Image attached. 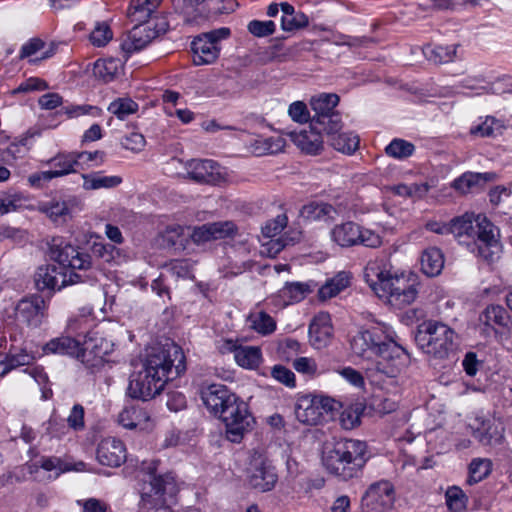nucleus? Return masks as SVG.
I'll use <instances>...</instances> for the list:
<instances>
[{"instance_id": "nucleus-1", "label": "nucleus", "mask_w": 512, "mask_h": 512, "mask_svg": "<svg viewBox=\"0 0 512 512\" xmlns=\"http://www.w3.org/2000/svg\"><path fill=\"white\" fill-rule=\"evenodd\" d=\"M186 370L185 355L174 342L152 347L148 352L143 369L130 376L127 394L147 401L160 394L168 380L180 376Z\"/></svg>"}, {"instance_id": "nucleus-2", "label": "nucleus", "mask_w": 512, "mask_h": 512, "mask_svg": "<svg viewBox=\"0 0 512 512\" xmlns=\"http://www.w3.org/2000/svg\"><path fill=\"white\" fill-rule=\"evenodd\" d=\"M50 257L57 264L40 266L34 275L38 291L60 290L72 284L96 282L92 256L81 251L79 247L70 243H56L54 239Z\"/></svg>"}, {"instance_id": "nucleus-3", "label": "nucleus", "mask_w": 512, "mask_h": 512, "mask_svg": "<svg viewBox=\"0 0 512 512\" xmlns=\"http://www.w3.org/2000/svg\"><path fill=\"white\" fill-rule=\"evenodd\" d=\"M368 459L366 442L351 438L326 442L321 457L326 471L343 481L360 476Z\"/></svg>"}, {"instance_id": "nucleus-4", "label": "nucleus", "mask_w": 512, "mask_h": 512, "mask_svg": "<svg viewBox=\"0 0 512 512\" xmlns=\"http://www.w3.org/2000/svg\"><path fill=\"white\" fill-rule=\"evenodd\" d=\"M450 233L457 238L473 239L471 251L487 262H493L500 251L499 231L485 216L465 213L449 222Z\"/></svg>"}, {"instance_id": "nucleus-5", "label": "nucleus", "mask_w": 512, "mask_h": 512, "mask_svg": "<svg viewBox=\"0 0 512 512\" xmlns=\"http://www.w3.org/2000/svg\"><path fill=\"white\" fill-rule=\"evenodd\" d=\"M454 331L442 322L428 320L418 325L414 340L423 353L436 360L454 357Z\"/></svg>"}, {"instance_id": "nucleus-6", "label": "nucleus", "mask_w": 512, "mask_h": 512, "mask_svg": "<svg viewBox=\"0 0 512 512\" xmlns=\"http://www.w3.org/2000/svg\"><path fill=\"white\" fill-rule=\"evenodd\" d=\"M179 488L171 474L152 477L141 493V506L151 512H173Z\"/></svg>"}, {"instance_id": "nucleus-7", "label": "nucleus", "mask_w": 512, "mask_h": 512, "mask_svg": "<svg viewBox=\"0 0 512 512\" xmlns=\"http://www.w3.org/2000/svg\"><path fill=\"white\" fill-rule=\"evenodd\" d=\"M340 97L335 93H321L310 100L313 115L310 128L315 131H332L342 129L343 121L339 111L336 110Z\"/></svg>"}, {"instance_id": "nucleus-8", "label": "nucleus", "mask_w": 512, "mask_h": 512, "mask_svg": "<svg viewBox=\"0 0 512 512\" xmlns=\"http://www.w3.org/2000/svg\"><path fill=\"white\" fill-rule=\"evenodd\" d=\"M331 238L342 248L362 245L376 249L383 243L382 237L378 233L354 221H346L335 225L331 230Z\"/></svg>"}, {"instance_id": "nucleus-9", "label": "nucleus", "mask_w": 512, "mask_h": 512, "mask_svg": "<svg viewBox=\"0 0 512 512\" xmlns=\"http://www.w3.org/2000/svg\"><path fill=\"white\" fill-rule=\"evenodd\" d=\"M220 420L225 425L226 439L232 443H240L255 423L248 404L238 395L233 398Z\"/></svg>"}, {"instance_id": "nucleus-10", "label": "nucleus", "mask_w": 512, "mask_h": 512, "mask_svg": "<svg viewBox=\"0 0 512 512\" xmlns=\"http://www.w3.org/2000/svg\"><path fill=\"white\" fill-rule=\"evenodd\" d=\"M377 360L369 372L382 374L389 378L397 377L409 364L410 357L407 351L394 341H386L378 348Z\"/></svg>"}, {"instance_id": "nucleus-11", "label": "nucleus", "mask_w": 512, "mask_h": 512, "mask_svg": "<svg viewBox=\"0 0 512 512\" xmlns=\"http://www.w3.org/2000/svg\"><path fill=\"white\" fill-rule=\"evenodd\" d=\"M230 34L229 28L221 27L195 37L191 42L194 64L199 66L215 62L221 50L220 41L228 38Z\"/></svg>"}, {"instance_id": "nucleus-12", "label": "nucleus", "mask_w": 512, "mask_h": 512, "mask_svg": "<svg viewBox=\"0 0 512 512\" xmlns=\"http://www.w3.org/2000/svg\"><path fill=\"white\" fill-rule=\"evenodd\" d=\"M247 477L252 488L267 492L272 490L278 480L272 462L261 452L254 451L247 467Z\"/></svg>"}, {"instance_id": "nucleus-13", "label": "nucleus", "mask_w": 512, "mask_h": 512, "mask_svg": "<svg viewBox=\"0 0 512 512\" xmlns=\"http://www.w3.org/2000/svg\"><path fill=\"white\" fill-rule=\"evenodd\" d=\"M395 501V491L389 481L371 484L361 498L363 512H390Z\"/></svg>"}, {"instance_id": "nucleus-14", "label": "nucleus", "mask_w": 512, "mask_h": 512, "mask_svg": "<svg viewBox=\"0 0 512 512\" xmlns=\"http://www.w3.org/2000/svg\"><path fill=\"white\" fill-rule=\"evenodd\" d=\"M168 23L165 19H160L154 26L151 24L136 23L129 32L121 48L126 54H131L144 49L153 39L168 30Z\"/></svg>"}, {"instance_id": "nucleus-15", "label": "nucleus", "mask_w": 512, "mask_h": 512, "mask_svg": "<svg viewBox=\"0 0 512 512\" xmlns=\"http://www.w3.org/2000/svg\"><path fill=\"white\" fill-rule=\"evenodd\" d=\"M48 305L41 295L33 294L22 298L15 307L18 323L38 328L47 317Z\"/></svg>"}, {"instance_id": "nucleus-16", "label": "nucleus", "mask_w": 512, "mask_h": 512, "mask_svg": "<svg viewBox=\"0 0 512 512\" xmlns=\"http://www.w3.org/2000/svg\"><path fill=\"white\" fill-rule=\"evenodd\" d=\"M190 179L201 184L218 185L226 180L221 166L209 159H192L186 163Z\"/></svg>"}, {"instance_id": "nucleus-17", "label": "nucleus", "mask_w": 512, "mask_h": 512, "mask_svg": "<svg viewBox=\"0 0 512 512\" xmlns=\"http://www.w3.org/2000/svg\"><path fill=\"white\" fill-rule=\"evenodd\" d=\"M201 400L208 411L220 419L232 403L236 394L230 391L227 386L222 384H211L201 389Z\"/></svg>"}, {"instance_id": "nucleus-18", "label": "nucleus", "mask_w": 512, "mask_h": 512, "mask_svg": "<svg viewBox=\"0 0 512 512\" xmlns=\"http://www.w3.org/2000/svg\"><path fill=\"white\" fill-rule=\"evenodd\" d=\"M388 295L391 302L398 305H409L417 297L418 291L413 284H408L404 278L392 276L382 281L380 293Z\"/></svg>"}, {"instance_id": "nucleus-19", "label": "nucleus", "mask_w": 512, "mask_h": 512, "mask_svg": "<svg viewBox=\"0 0 512 512\" xmlns=\"http://www.w3.org/2000/svg\"><path fill=\"white\" fill-rule=\"evenodd\" d=\"M81 201L76 196L65 199L52 198L40 205L39 210L55 223H65L72 218V213L79 208Z\"/></svg>"}, {"instance_id": "nucleus-20", "label": "nucleus", "mask_w": 512, "mask_h": 512, "mask_svg": "<svg viewBox=\"0 0 512 512\" xmlns=\"http://www.w3.org/2000/svg\"><path fill=\"white\" fill-rule=\"evenodd\" d=\"M236 226L231 221L206 223L195 227L190 233V239L196 243H205L211 240L224 239L236 233Z\"/></svg>"}, {"instance_id": "nucleus-21", "label": "nucleus", "mask_w": 512, "mask_h": 512, "mask_svg": "<svg viewBox=\"0 0 512 512\" xmlns=\"http://www.w3.org/2000/svg\"><path fill=\"white\" fill-rule=\"evenodd\" d=\"M309 342L315 349L328 346L333 337V326L330 314L320 312L313 317L308 329Z\"/></svg>"}, {"instance_id": "nucleus-22", "label": "nucleus", "mask_w": 512, "mask_h": 512, "mask_svg": "<svg viewBox=\"0 0 512 512\" xmlns=\"http://www.w3.org/2000/svg\"><path fill=\"white\" fill-rule=\"evenodd\" d=\"M386 340L384 332L376 327L358 332L351 339L350 345L354 354L365 356L367 352L378 353V348L382 347Z\"/></svg>"}, {"instance_id": "nucleus-23", "label": "nucleus", "mask_w": 512, "mask_h": 512, "mask_svg": "<svg viewBox=\"0 0 512 512\" xmlns=\"http://www.w3.org/2000/svg\"><path fill=\"white\" fill-rule=\"evenodd\" d=\"M96 457L102 465L119 467L126 461V447L121 440L108 437L98 444Z\"/></svg>"}, {"instance_id": "nucleus-24", "label": "nucleus", "mask_w": 512, "mask_h": 512, "mask_svg": "<svg viewBox=\"0 0 512 512\" xmlns=\"http://www.w3.org/2000/svg\"><path fill=\"white\" fill-rule=\"evenodd\" d=\"M497 179L495 172H465L452 183L451 187L458 193L465 195L468 193H475L482 190L488 183L494 182Z\"/></svg>"}, {"instance_id": "nucleus-25", "label": "nucleus", "mask_w": 512, "mask_h": 512, "mask_svg": "<svg viewBox=\"0 0 512 512\" xmlns=\"http://www.w3.org/2000/svg\"><path fill=\"white\" fill-rule=\"evenodd\" d=\"M112 350V344L105 339L97 330L89 331L82 343H80V354L83 361H89V356H93L97 361L102 362L104 357Z\"/></svg>"}, {"instance_id": "nucleus-26", "label": "nucleus", "mask_w": 512, "mask_h": 512, "mask_svg": "<svg viewBox=\"0 0 512 512\" xmlns=\"http://www.w3.org/2000/svg\"><path fill=\"white\" fill-rule=\"evenodd\" d=\"M189 241V228L181 225L168 226L156 238L157 245L160 248L177 252L185 250Z\"/></svg>"}, {"instance_id": "nucleus-27", "label": "nucleus", "mask_w": 512, "mask_h": 512, "mask_svg": "<svg viewBox=\"0 0 512 512\" xmlns=\"http://www.w3.org/2000/svg\"><path fill=\"white\" fill-rule=\"evenodd\" d=\"M224 349L234 352V358L237 364L243 368L255 369L261 362V349L255 346H237L229 339L224 343Z\"/></svg>"}, {"instance_id": "nucleus-28", "label": "nucleus", "mask_w": 512, "mask_h": 512, "mask_svg": "<svg viewBox=\"0 0 512 512\" xmlns=\"http://www.w3.org/2000/svg\"><path fill=\"white\" fill-rule=\"evenodd\" d=\"M324 135L327 137L330 146L345 154H352L359 146V137L352 132H342V129H334L325 131Z\"/></svg>"}, {"instance_id": "nucleus-29", "label": "nucleus", "mask_w": 512, "mask_h": 512, "mask_svg": "<svg viewBox=\"0 0 512 512\" xmlns=\"http://www.w3.org/2000/svg\"><path fill=\"white\" fill-rule=\"evenodd\" d=\"M45 354H57L62 356L79 357L80 342L70 336H60L49 340L43 346Z\"/></svg>"}, {"instance_id": "nucleus-30", "label": "nucleus", "mask_w": 512, "mask_h": 512, "mask_svg": "<svg viewBox=\"0 0 512 512\" xmlns=\"http://www.w3.org/2000/svg\"><path fill=\"white\" fill-rule=\"evenodd\" d=\"M479 320L485 326L491 327L497 332L496 327L509 328L511 317L509 312L501 305H488L480 314Z\"/></svg>"}, {"instance_id": "nucleus-31", "label": "nucleus", "mask_w": 512, "mask_h": 512, "mask_svg": "<svg viewBox=\"0 0 512 512\" xmlns=\"http://www.w3.org/2000/svg\"><path fill=\"white\" fill-rule=\"evenodd\" d=\"M162 0H131L127 17L131 22L151 24L148 20Z\"/></svg>"}, {"instance_id": "nucleus-32", "label": "nucleus", "mask_w": 512, "mask_h": 512, "mask_svg": "<svg viewBox=\"0 0 512 512\" xmlns=\"http://www.w3.org/2000/svg\"><path fill=\"white\" fill-rule=\"evenodd\" d=\"M295 416L299 422L305 425H317L323 421L322 412L313 397H304L299 400L295 407Z\"/></svg>"}, {"instance_id": "nucleus-33", "label": "nucleus", "mask_w": 512, "mask_h": 512, "mask_svg": "<svg viewBox=\"0 0 512 512\" xmlns=\"http://www.w3.org/2000/svg\"><path fill=\"white\" fill-rule=\"evenodd\" d=\"M444 267V255L439 248L430 247L423 251L421 269L429 277L439 275Z\"/></svg>"}, {"instance_id": "nucleus-34", "label": "nucleus", "mask_w": 512, "mask_h": 512, "mask_svg": "<svg viewBox=\"0 0 512 512\" xmlns=\"http://www.w3.org/2000/svg\"><path fill=\"white\" fill-rule=\"evenodd\" d=\"M324 131H302L294 136L295 144L308 154H317L323 148Z\"/></svg>"}, {"instance_id": "nucleus-35", "label": "nucleus", "mask_w": 512, "mask_h": 512, "mask_svg": "<svg viewBox=\"0 0 512 512\" xmlns=\"http://www.w3.org/2000/svg\"><path fill=\"white\" fill-rule=\"evenodd\" d=\"M54 169L50 170L54 178L62 177L70 173L76 172L78 167L75 152L59 153L48 162Z\"/></svg>"}, {"instance_id": "nucleus-36", "label": "nucleus", "mask_w": 512, "mask_h": 512, "mask_svg": "<svg viewBox=\"0 0 512 512\" xmlns=\"http://www.w3.org/2000/svg\"><path fill=\"white\" fill-rule=\"evenodd\" d=\"M83 188L97 190L101 188H114L122 183L120 176H104L99 172L82 174Z\"/></svg>"}, {"instance_id": "nucleus-37", "label": "nucleus", "mask_w": 512, "mask_h": 512, "mask_svg": "<svg viewBox=\"0 0 512 512\" xmlns=\"http://www.w3.org/2000/svg\"><path fill=\"white\" fill-rule=\"evenodd\" d=\"M390 272L377 262H369L364 269V279L370 288L378 295L382 289V281L389 278Z\"/></svg>"}, {"instance_id": "nucleus-38", "label": "nucleus", "mask_w": 512, "mask_h": 512, "mask_svg": "<svg viewBox=\"0 0 512 512\" xmlns=\"http://www.w3.org/2000/svg\"><path fill=\"white\" fill-rule=\"evenodd\" d=\"M254 154L260 156L265 154H275L283 150L285 140L280 137H257L250 144Z\"/></svg>"}, {"instance_id": "nucleus-39", "label": "nucleus", "mask_w": 512, "mask_h": 512, "mask_svg": "<svg viewBox=\"0 0 512 512\" xmlns=\"http://www.w3.org/2000/svg\"><path fill=\"white\" fill-rule=\"evenodd\" d=\"M349 285V276L345 272L338 273L335 277L326 281L318 290L321 300H327L338 295Z\"/></svg>"}, {"instance_id": "nucleus-40", "label": "nucleus", "mask_w": 512, "mask_h": 512, "mask_svg": "<svg viewBox=\"0 0 512 512\" xmlns=\"http://www.w3.org/2000/svg\"><path fill=\"white\" fill-rule=\"evenodd\" d=\"M332 205L325 202H310L304 205L300 210V217L306 221H316L324 219L325 217H332L335 213Z\"/></svg>"}, {"instance_id": "nucleus-41", "label": "nucleus", "mask_w": 512, "mask_h": 512, "mask_svg": "<svg viewBox=\"0 0 512 512\" xmlns=\"http://www.w3.org/2000/svg\"><path fill=\"white\" fill-rule=\"evenodd\" d=\"M423 54L430 62L434 64L448 63L453 60L456 55V46H431L426 45L423 48Z\"/></svg>"}, {"instance_id": "nucleus-42", "label": "nucleus", "mask_w": 512, "mask_h": 512, "mask_svg": "<svg viewBox=\"0 0 512 512\" xmlns=\"http://www.w3.org/2000/svg\"><path fill=\"white\" fill-rule=\"evenodd\" d=\"M503 123L493 116H487L485 120L470 129V133L479 137H496L504 130Z\"/></svg>"}, {"instance_id": "nucleus-43", "label": "nucleus", "mask_w": 512, "mask_h": 512, "mask_svg": "<svg viewBox=\"0 0 512 512\" xmlns=\"http://www.w3.org/2000/svg\"><path fill=\"white\" fill-rule=\"evenodd\" d=\"M250 327L262 335H268L275 331L276 322L266 312L259 311L251 313L248 317Z\"/></svg>"}, {"instance_id": "nucleus-44", "label": "nucleus", "mask_w": 512, "mask_h": 512, "mask_svg": "<svg viewBox=\"0 0 512 512\" xmlns=\"http://www.w3.org/2000/svg\"><path fill=\"white\" fill-rule=\"evenodd\" d=\"M492 462L489 459L476 458L469 464L467 484L474 485L485 479L491 472Z\"/></svg>"}, {"instance_id": "nucleus-45", "label": "nucleus", "mask_w": 512, "mask_h": 512, "mask_svg": "<svg viewBox=\"0 0 512 512\" xmlns=\"http://www.w3.org/2000/svg\"><path fill=\"white\" fill-rule=\"evenodd\" d=\"M138 104L131 98H117L108 106V111L118 119L124 120L138 111Z\"/></svg>"}, {"instance_id": "nucleus-46", "label": "nucleus", "mask_w": 512, "mask_h": 512, "mask_svg": "<svg viewBox=\"0 0 512 512\" xmlns=\"http://www.w3.org/2000/svg\"><path fill=\"white\" fill-rule=\"evenodd\" d=\"M280 292L283 298L288 299L291 302H299L311 293L312 289L308 283L288 282Z\"/></svg>"}, {"instance_id": "nucleus-47", "label": "nucleus", "mask_w": 512, "mask_h": 512, "mask_svg": "<svg viewBox=\"0 0 512 512\" xmlns=\"http://www.w3.org/2000/svg\"><path fill=\"white\" fill-rule=\"evenodd\" d=\"M32 360L33 357L25 351L6 354L4 359L0 361V365L3 367L1 375L3 376L17 367L29 365Z\"/></svg>"}, {"instance_id": "nucleus-48", "label": "nucleus", "mask_w": 512, "mask_h": 512, "mask_svg": "<svg viewBox=\"0 0 512 512\" xmlns=\"http://www.w3.org/2000/svg\"><path fill=\"white\" fill-rule=\"evenodd\" d=\"M446 504L452 512H462L466 508L468 498L458 486L449 487L445 493Z\"/></svg>"}, {"instance_id": "nucleus-49", "label": "nucleus", "mask_w": 512, "mask_h": 512, "mask_svg": "<svg viewBox=\"0 0 512 512\" xmlns=\"http://www.w3.org/2000/svg\"><path fill=\"white\" fill-rule=\"evenodd\" d=\"M414 150L415 146L411 142L398 138L392 140L385 148L387 155L397 159H403L411 156Z\"/></svg>"}, {"instance_id": "nucleus-50", "label": "nucleus", "mask_w": 512, "mask_h": 512, "mask_svg": "<svg viewBox=\"0 0 512 512\" xmlns=\"http://www.w3.org/2000/svg\"><path fill=\"white\" fill-rule=\"evenodd\" d=\"M309 25V18L301 11H295L292 15L281 16V29L286 32H294Z\"/></svg>"}, {"instance_id": "nucleus-51", "label": "nucleus", "mask_w": 512, "mask_h": 512, "mask_svg": "<svg viewBox=\"0 0 512 512\" xmlns=\"http://www.w3.org/2000/svg\"><path fill=\"white\" fill-rule=\"evenodd\" d=\"M113 37L110 26L105 23H97L93 31L90 33L89 39L94 46H105Z\"/></svg>"}, {"instance_id": "nucleus-52", "label": "nucleus", "mask_w": 512, "mask_h": 512, "mask_svg": "<svg viewBox=\"0 0 512 512\" xmlns=\"http://www.w3.org/2000/svg\"><path fill=\"white\" fill-rule=\"evenodd\" d=\"M248 31L256 37H266L272 35L276 30V25L272 20L259 21L252 20L248 24Z\"/></svg>"}, {"instance_id": "nucleus-53", "label": "nucleus", "mask_w": 512, "mask_h": 512, "mask_svg": "<svg viewBox=\"0 0 512 512\" xmlns=\"http://www.w3.org/2000/svg\"><path fill=\"white\" fill-rule=\"evenodd\" d=\"M288 114L293 121L298 123H307L311 121L312 116L307 109V106L302 101L293 102L288 109Z\"/></svg>"}, {"instance_id": "nucleus-54", "label": "nucleus", "mask_w": 512, "mask_h": 512, "mask_svg": "<svg viewBox=\"0 0 512 512\" xmlns=\"http://www.w3.org/2000/svg\"><path fill=\"white\" fill-rule=\"evenodd\" d=\"M90 250L95 257L105 262H111L114 259V252L117 251V248L108 243L93 242L90 246Z\"/></svg>"}, {"instance_id": "nucleus-55", "label": "nucleus", "mask_w": 512, "mask_h": 512, "mask_svg": "<svg viewBox=\"0 0 512 512\" xmlns=\"http://www.w3.org/2000/svg\"><path fill=\"white\" fill-rule=\"evenodd\" d=\"M272 377L287 387H295V374L283 365H275L271 371Z\"/></svg>"}, {"instance_id": "nucleus-56", "label": "nucleus", "mask_w": 512, "mask_h": 512, "mask_svg": "<svg viewBox=\"0 0 512 512\" xmlns=\"http://www.w3.org/2000/svg\"><path fill=\"white\" fill-rule=\"evenodd\" d=\"M84 415V407L81 404H75L67 418L68 426L75 431L83 430L85 427Z\"/></svg>"}, {"instance_id": "nucleus-57", "label": "nucleus", "mask_w": 512, "mask_h": 512, "mask_svg": "<svg viewBox=\"0 0 512 512\" xmlns=\"http://www.w3.org/2000/svg\"><path fill=\"white\" fill-rule=\"evenodd\" d=\"M116 64L113 60H97L95 63V73L104 81H110L116 74Z\"/></svg>"}, {"instance_id": "nucleus-58", "label": "nucleus", "mask_w": 512, "mask_h": 512, "mask_svg": "<svg viewBox=\"0 0 512 512\" xmlns=\"http://www.w3.org/2000/svg\"><path fill=\"white\" fill-rule=\"evenodd\" d=\"M146 145L145 137L137 132H132L131 134L124 137L122 140V146L130 150L132 152L138 153L144 149Z\"/></svg>"}, {"instance_id": "nucleus-59", "label": "nucleus", "mask_w": 512, "mask_h": 512, "mask_svg": "<svg viewBox=\"0 0 512 512\" xmlns=\"http://www.w3.org/2000/svg\"><path fill=\"white\" fill-rule=\"evenodd\" d=\"M294 369L308 376H315L317 373V364L314 359L309 357H299L293 361Z\"/></svg>"}, {"instance_id": "nucleus-60", "label": "nucleus", "mask_w": 512, "mask_h": 512, "mask_svg": "<svg viewBox=\"0 0 512 512\" xmlns=\"http://www.w3.org/2000/svg\"><path fill=\"white\" fill-rule=\"evenodd\" d=\"M48 87L47 83L36 77H31L21 83L16 89L13 90V94L27 93L31 91H41Z\"/></svg>"}, {"instance_id": "nucleus-61", "label": "nucleus", "mask_w": 512, "mask_h": 512, "mask_svg": "<svg viewBox=\"0 0 512 512\" xmlns=\"http://www.w3.org/2000/svg\"><path fill=\"white\" fill-rule=\"evenodd\" d=\"M287 217L285 215H279L273 221L268 222L263 228L262 232L264 236L273 238L277 236L286 226Z\"/></svg>"}, {"instance_id": "nucleus-62", "label": "nucleus", "mask_w": 512, "mask_h": 512, "mask_svg": "<svg viewBox=\"0 0 512 512\" xmlns=\"http://www.w3.org/2000/svg\"><path fill=\"white\" fill-rule=\"evenodd\" d=\"M45 47V42L39 38H32L25 43L20 50L19 58L24 59L35 55L42 51Z\"/></svg>"}, {"instance_id": "nucleus-63", "label": "nucleus", "mask_w": 512, "mask_h": 512, "mask_svg": "<svg viewBox=\"0 0 512 512\" xmlns=\"http://www.w3.org/2000/svg\"><path fill=\"white\" fill-rule=\"evenodd\" d=\"M166 405L170 411L178 412L186 407V397L180 392H169Z\"/></svg>"}, {"instance_id": "nucleus-64", "label": "nucleus", "mask_w": 512, "mask_h": 512, "mask_svg": "<svg viewBox=\"0 0 512 512\" xmlns=\"http://www.w3.org/2000/svg\"><path fill=\"white\" fill-rule=\"evenodd\" d=\"M54 179L50 171L36 172L28 176L27 181L33 188L41 189L44 184Z\"/></svg>"}]
</instances>
